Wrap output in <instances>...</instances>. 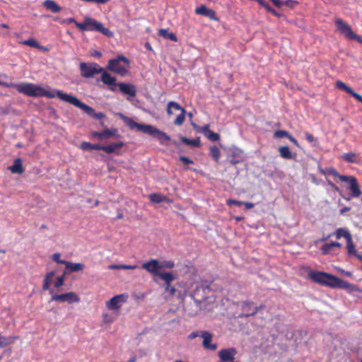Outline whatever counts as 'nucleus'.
<instances>
[{
  "instance_id": "obj_1",
  "label": "nucleus",
  "mask_w": 362,
  "mask_h": 362,
  "mask_svg": "<svg viewBox=\"0 0 362 362\" xmlns=\"http://www.w3.org/2000/svg\"><path fill=\"white\" fill-rule=\"evenodd\" d=\"M0 85L7 88H13L18 93L29 97H46L48 98H54V95L51 94V91L44 88L40 85L33 83H7L0 81Z\"/></svg>"
},
{
  "instance_id": "obj_2",
  "label": "nucleus",
  "mask_w": 362,
  "mask_h": 362,
  "mask_svg": "<svg viewBox=\"0 0 362 362\" xmlns=\"http://www.w3.org/2000/svg\"><path fill=\"white\" fill-rule=\"evenodd\" d=\"M310 279L322 286L332 288H344L353 290L354 286L348 281H344L335 276L326 272L311 271L308 274Z\"/></svg>"
},
{
  "instance_id": "obj_3",
  "label": "nucleus",
  "mask_w": 362,
  "mask_h": 362,
  "mask_svg": "<svg viewBox=\"0 0 362 362\" xmlns=\"http://www.w3.org/2000/svg\"><path fill=\"white\" fill-rule=\"evenodd\" d=\"M51 94L54 95V98L58 97L61 100L70 103L81 110H83L87 115L95 119H102L105 117V115L102 112L96 113L95 110L82 103L76 97L63 93L60 90H53Z\"/></svg>"
},
{
  "instance_id": "obj_4",
  "label": "nucleus",
  "mask_w": 362,
  "mask_h": 362,
  "mask_svg": "<svg viewBox=\"0 0 362 362\" xmlns=\"http://www.w3.org/2000/svg\"><path fill=\"white\" fill-rule=\"evenodd\" d=\"M125 122L126 124L132 129H136L139 132H141L156 137L162 145L165 144V141L170 140V136L153 125L139 124L131 118H126Z\"/></svg>"
},
{
  "instance_id": "obj_5",
  "label": "nucleus",
  "mask_w": 362,
  "mask_h": 362,
  "mask_svg": "<svg viewBox=\"0 0 362 362\" xmlns=\"http://www.w3.org/2000/svg\"><path fill=\"white\" fill-rule=\"evenodd\" d=\"M76 27L81 31H96L107 37H113V33L111 30L105 28L100 22L89 16L85 17L83 23H77Z\"/></svg>"
},
{
  "instance_id": "obj_6",
  "label": "nucleus",
  "mask_w": 362,
  "mask_h": 362,
  "mask_svg": "<svg viewBox=\"0 0 362 362\" xmlns=\"http://www.w3.org/2000/svg\"><path fill=\"white\" fill-rule=\"evenodd\" d=\"M129 65L130 61L127 57L119 55L108 61L107 69L121 76H124L129 74Z\"/></svg>"
},
{
  "instance_id": "obj_7",
  "label": "nucleus",
  "mask_w": 362,
  "mask_h": 362,
  "mask_svg": "<svg viewBox=\"0 0 362 362\" xmlns=\"http://www.w3.org/2000/svg\"><path fill=\"white\" fill-rule=\"evenodd\" d=\"M337 31L349 40H356L362 44V37L356 35L351 26L341 18L335 20Z\"/></svg>"
},
{
  "instance_id": "obj_8",
  "label": "nucleus",
  "mask_w": 362,
  "mask_h": 362,
  "mask_svg": "<svg viewBox=\"0 0 362 362\" xmlns=\"http://www.w3.org/2000/svg\"><path fill=\"white\" fill-rule=\"evenodd\" d=\"M81 76L86 78H93L95 74L103 72V68L95 62H81L79 65Z\"/></svg>"
},
{
  "instance_id": "obj_9",
  "label": "nucleus",
  "mask_w": 362,
  "mask_h": 362,
  "mask_svg": "<svg viewBox=\"0 0 362 362\" xmlns=\"http://www.w3.org/2000/svg\"><path fill=\"white\" fill-rule=\"evenodd\" d=\"M52 295L50 301L67 302L69 303H78L80 298L74 292H69L63 294H54L53 290H49Z\"/></svg>"
},
{
  "instance_id": "obj_10",
  "label": "nucleus",
  "mask_w": 362,
  "mask_h": 362,
  "mask_svg": "<svg viewBox=\"0 0 362 362\" xmlns=\"http://www.w3.org/2000/svg\"><path fill=\"white\" fill-rule=\"evenodd\" d=\"M141 268L146 270L148 273L151 274L154 277H160V274L164 272H160V262L156 259H151V260L142 264Z\"/></svg>"
},
{
  "instance_id": "obj_11",
  "label": "nucleus",
  "mask_w": 362,
  "mask_h": 362,
  "mask_svg": "<svg viewBox=\"0 0 362 362\" xmlns=\"http://www.w3.org/2000/svg\"><path fill=\"white\" fill-rule=\"evenodd\" d=\"M264 307V306L263 305L259 306H255L254 303L252 301H243L241 303V308L243 311V313L240 315V317H248L253 316Z\"/></svg>"
},
{
  "instance_id": "obj_12",
  "label": "nucleus",
  "mask_w": 362,
  "mask_h": 362,
  "mask_svg": "<svg viewBox=\"0 0 362 362\" xmlns=\"http://www.w3.org/2000/svg\"><path fill=\"white\" fill-rule=\"evenodd\" d=\"M160 279L163 281V286L166 292H169L171 296H174L176 292V288L171 286V282L175 280V276L171 272H164L160 274Z\"/></svg>"
},
{
  "instance_id": "obj_13",
  "label": "nucleus",
  "mask_w": 362,
  "mask_h": 362,
  "mask_svg": "<svg viewBox=\"0 0 362 362\" xmlns=\"http://www.w3.org/2000/svg\"><path fill=\"white\" fill-rule=\"evenodd\" d=\"M126 300L127 296L124 294L117 295L106 302V306L109 310H117L120 308Z\"/></svg>"
},
{
  "instance_id": "obj_14",
  "label": "nucleus",
  "mask_w": 362,
  "mask_h": 362,
  "mask_svg": "<svg viewBox=\"0 0 362 362\" xmlns=\"http://www.w3.org/2000/svg\"><path fill=\"white\" fill-rule=\"evenodd\" d=\"M237 350L234 347L223 349L218 351V357L223 362H232L234 361Z\"/></svg>"
},
{
  "instance_id": "obj_15",
  "label": "nucleus",
  "mask_w": 362,
  "mask_h": 362,
  "mask_svg": "<svg viewBox=\"0 0 362 362\" xmlns=\"http://www.w3.org/2000/svg\"><path fill=\"white\" fill-rule=\"evenodd\" d=\"M195 13L208 17L209 19L215 21H219L216 11L213 9L208 8L205 5H201L200 6L197 7L195 9Z\"/></svg>"
},
{
  "instance_id": "obj_16",
  "label": "nucleus",
  "mask_w": 362,
  "mask_h": 362,
  "mask_svg": "<svg viewBox=\"0 0 362 362\" xmlns=\"http://www.w3.org/2000/svg\"><path fill=\"white\" fill-rule=\"evenodd\" d=\"M101 74V81L105 85L110 86L109 87L110 90L112 92L116 91L115 87L117 86L118 83L116 82V78L110 75L109 73L105 71L104 70Z\"/></svg>"
},
{
  "instance_id": "obj_17",
  "label": "nucleus",
  "mask_w": 362,
  "mask_h": 362,
  "mask_svg": "<svg viewBox=\"0 0 362 362\" xmlns=\"http://www.w3.org/2000/svg\"><path fill=\"white\" fill-rule=\"evenodd\" d=\"M93 137L98 138V139H109L112 136L118 138L120 136L117 134V129H106L103 132H92Z\"/></svg>"
},
{
  "instance_id": "obj_18",
  "label": "nucleus",
  "mask_w": 362,
  "mask_h": 362,
  "mask_svg": "<svg viewBox=\"0 0 362 362\" xmlns=\"http://www.w3.org/2000/svg\"><path fill=\"white\" fill-rule=\"evenodd\" d=\"M117 87L123 94L127 95L132 98H134L136 95V88L134 84L129 83H118Z\"/></svg>"
},
{
  "instance_id": "obj_19",
  "label": "nucleus",
  "mask_w": 362,
  "mask_h": 362,
  "mask_svg": "<svg viewBox=\"0 0 362 362\" xmlns=\"http://www.w3.org/2000/svg\"><path fill=\"white\" fill-rule=\"evenodd\" d=\"M333 235H334L336 238L338 240L340 239L341 238H344L346 240H348L349 238H351V235L347 229L344 228H339L334 233L329 234L325 237H323L320 240V241L327 240L328 238H331Z\"/></svg>"
},
{
  "instance_id": "obj_20",
  "label": "nucleus",
  "mask_w": 362,
  "mask_h": 362,
  "mask_svg": "<svg viewBox=\"0 0 362 362\" xmlns=\"http://www.w3.org/2000/svg\"><path fill=\"white\" fill-rule=\"evenodd\" d=\"M200 336L203 338V346L209 350L214 351L217 349L216 344H211L212 334L207 331H202Z\"/></svg>"
},
{
  "instance_id": "obj_21",
  "label": "nucleus",
  "mask_w": 362,
  "mask_h": 362,
  "mask_svg": "<svg viewBox=\"0 0 362 362\" xmlns=\"http://www.w3.org/2000/svg\"><path fill=\"white\" fill-rule=\"evenodd\" d=\"M229 159L232 165L242 163L244 160L243 151L239 148L233 150L229 156Z\"/></svg>"
},
{
  "instance_id": "obj_22",
  "label": "nucleus",
  "mask_w": 362,
  "mask_h": 362,
  "mask_svg": "<svg viewBox=\"0 0 362 362\" xmlns=\"http://www.w3.org/2000/svg\"><path fill=\"white\" fill-rule=\"evenodd\" d=\"M85 266L82 263H74L71 262H66L65 264V270L64 274L71 273V272H77L82 271L84 269Z\"/></svg>"
},
{
  "instance_id": "obj_23",
  "label": "nucleus",
  "mask_w": 362,
  "mask_h": 362,
  "mask_svg": "<svg viewBox=\"0 0 362 362\" xmlns=\"http://www.w3.org/2000/svg\"><path fill=\"white\" fill-rule=\"evenodd\" d=\"M8 168L12 173L22 174L24 172L22 160L19 158L15 159L13 164L9 166Z\"/></svg>"
},
{
  "instance_id": "obj_24",
  "label": "nucleus",
  "mask_w": 362,
  "mask_h": 362,
  "mask_svg": "<svg viewBox=\"0 0 362 362\" xmlns=\"http://www.w3.org/2000/svg\"><path fill=\"white\" fill-rule=\"evenodd\" d=\"M341 247V244L340 243L331 242V243H325V245H323L321 247L320 250H321L322 255H325L329 254L334 248Z\"/></svg>"
},
{
  "instance_id": "obj_25",
  "label": "nucleus",
  "mask_w": 362,
  "mask_h": 362,
  "mask_svg": "<svg viewBox=\"0 0 362 362\" xmlns=\"http://www.w3.org/2000/svg\"><path fill=\"white\" fill-rule=\"evenodd\" d=\"M18 338V336L4 337L0 335V348H4L13 344Z\"/></svg>"
},
{
  "instance_id": "obj_26",
  "label": "nucleus",
  "mask_w": 362,
  "mask_h": 362,
  "mask_svg": "<svg viewBox=\"0 0 362 362\" xmlns=\"http://www.w3.org/2000/svg\"><path fill=\"white\" fill-rule=\"evenodd\" d=\"M124 144L122 141L112 143L109 145L104 146V151L108 154L114 153L116 150L123 147Z\"/></svg>"
},
{
  "instance_id": "obj_27",
  "label": "nucleus",
  "mask_w": 362,
  "mask_h": 362,
  "mask_svg": "<svg viewBox=\"0 0 362 362\" xmlns=\"http://www.w3.org/2000/svg\"><path fill=\"white\" fill-rule=\"evenodd\" d=\"M43 5L47 10H49L53 13H58L62 10V8L52 0L45 1Z\"/></svg>"
},
{
  "instance_id": "obj_28",
  "label": "nucleus",
  "mask_w": 362,
  "mask_h": 362,
  "mask_svg": "<svg viewBox=\"0 0 362 362\" xmlns=\"http://www.w3.org/2000/svg\"><path fill=\"white\" fill-rule=\"evenodd\" d=\"M180 141L183 144H185L187 146H190L192 147H199L201 146L199 137H197L194 139H187V137L182 136L180 138Z\"/></svg>"
},
{
  "instance_id": "obj_29",
  "label": "nucleus",
  "mask_w": 362,
  "mask_h": 362,
  "mask_svg": "<svg viewBox=\"0 0 362 362\" xmlns=\"http://www.w3.org/2000/svg\"><path fill=\"white\" fill-rule=\"evenodd\" d=\"M149 199L151 202L153 203H161L163 202H168V199L160 194L158 193H152L149 195Z\"/></svg>"
},
{
  "instance_id": "obj_30",
  "label": "nucleus",
  "mask_w": 362,
  "mask_h": 362,
  "mask_svg": "<svg viewBox=\"0 0 362 362\" xmlns=\"http://www.w3.org/2000/svg\"><path fill=\"white\" fill-rule=\"evenodd\" d=\"M158 35L165 38L169 39L173 42H175L177 41V37L176 35L173 33H168V30H166V29H163V28L160 29L158 30Z\"/></svg>"
},
{
  "instance_id": "obj_31",
  "label": "nucleus",
  "mask_w": 362,
  "mask_h": 362,
  "mask_svg": "<svg viewBox=\"0 0 362 362\" xmlns=\"http://www.w3.org/2000/svg\"><path fill=\"white\" fill-rule=\"evenodd\" d=\"M209 155L213 160L218 163L221 158V151L216 146H211L209 149Z\"/></svg>"
},
{
  "instance_id": "obj_32",
  "label": "nucleus",
  "mask_w": 362,
  "mask_h": 362,
  "mask_svg": "<svg viewBox=\"0 0 362 362\" xmlns=\"http://www.w3.org/2000/svg\"><path fill=\"white\" fill-rule=\"evenodd\" d=\"M350 190L354 197H359L361 196V192L356 180H353V182L350 184Z\"/></svg>"
},
{
  "instance_id": "obj_33",
  "label": "nucleus",
  "mask_w": 362,
  "mask_h": 362,
  "mask_svg": "<svg viewBox=\"0 0 362 362\" xmlns=\"http://www.w3.org/2000/svg\"><path fill=\"white\" fill-rule=\"evenodd\" d=\"M182 109H184L182 107L177 103L174 101H170L167 105V113L168 115H170L173 114V110H180L182 112Z\"/></svg>"
},
{
  "instance_id": "obj_34",
  "label": "nucleus",
  "mask_w": 362,
  "mask_h": 362,
  "mask_svg": "<svg viewBox=\"0 0 362 362\" xmlns=\"http://www.w3.org/2000/svg\"><path fill=\"white\" fill-rule=\"evenodd\" d=\"M138 267L137 265H127V264H110L108 266L110 269H127L132 270Z\"/></svg>"
},
{
  "instance_id": "obj_35",
  "label": "nucleus",
  "mask_w": 362,
  "mask_h": 362,
  "mask_svg": "<svg viewBox=\"0 0 362 362\" xmlns=\"http://www.w3.org/2000/svg\"><path fill=\"white\" fill-rule=\"evenodd\" d=\"M343 159H344L348 163H357L358 158L357 155L354 153H348L341 155V156Z\"/></svg>"
},
{
  "instance_id": "obj_36",
  "label": "nucleus",
  "mask_w": 362,
  "mask_h": 362,
  "mask_svg": "<svg viewBox=\"0 0 362 362\" xmlns=\"http://www.w3.org/2000/svg\"><path fill=\"white\" fill-rule=\"evenodd\" d=\"M347 243V252L349 256H356V250L355 249V246L354 245L352 237L346 240Z\"/></svg>"
},
{
  "instance_id": "obj_37",
  "label": "nucleus",
  "mask_w": 362,
  "mask_h": 362,
  "mask_svg": "<svg viewBox=\"0 0 362 362\" xmlns=\"http://www.w3.org/2000/svg\"><path fill=\"white\" fill-rule=\"evenodd\" d=\"M280 155L282 158L290 159L292 157L291 152L288 146H281L279 149Z\"/></svg>"
},
{
  "instance_id": "obj_38",
  "label": "nucleus",
  "mask_w": 362,
  "mask_h": 362,
  "mask_svg": "<svg viewBox=\"0 0 362 362\" xmlns=\"http://www.w3.org/2000/svg\"><path fill=\"white\" fill-rule=\"evenodd\" d=\"M185 114H186V110L185 109H182V112L175 119L174 124L177 125V126L182 125L185 120Z\"/></svg>"
},
{
  "instance_id": "obj_39",
  "label": "nucleus",
  "mask_w": 362,
  "mask_h": 362,
  "mask_svg": "<svg viewBox=\"0 0 362 362\" xmlns=\"http://www.w3.org/2000/svg\"><path fill=\"white\" fill-rule=\"evenodd\" d=\"M336 87L337 88H339V89H341V90H344V91H346V93H349L350 95H351V93L353 91V89L351 88H350L349 86H346L341 81H337L336 82Z\"/></svg>"
},
{
  "instance_id": "obj_40",
  "label": "nucleus",
  "mask_w": 362,
  "mask_h": 362,
  "mask_svg": "<svg viewBox=\"0 0 362 362\" xmlns=\"http://www.w3.org/2000/svg\"><path fill=\"white\" fill-rule=\"evenodd\" d=\"M320 171L325 175H332L335 177L339 176V173L333 168H327L325 170L321 169Z\"/></svg>"
},
{
  "instance_id": "obj_41",
  "label": "nucleus",
  "mask_w": 362,
  "mask_h": 362,
  "mask_svg": "<svg viewBox=\"0 0 362 362\" xmlns=\"http://www.w3.org/2000/svg\"><path fill=\"white\" fill-rule=\"evenodd\" d=\"M303 137L306 139V141L312 144L313 146H315L317 144V139L308 132H304L303 134Z\"/></svg>"
},
{
  "instance_id": "obj_42",
  "label": "nucleus",
  "mask_w": 362,
  "mask_h": 362,
  "mask_svg": "<svg viewBox=\"0 0 362 362\" xmlns=\"http://www.w3.org/2000/svg\"><path fill=\"white\" fill-rule=\"evenodd\" d=\"M23 45L30 46L31 47L40 48V46L38 42L34 39H28L21 42Z\"/></svg>"
},
{
  "instance_id": "obj_43",
  "label": "nucleus",
  "mask_w": 362,
  "mask_h": 362,
  "mask_svg": "<svg viewBox=\"0 0 362 362\" xmlns=\"http://www.w3.org/2000/svg\"><path fill=\"white\" fill-rule=\"evenodd\" d=\"M52 259L54 262L57 264H61L65 265L66 262V260L61 259V254L59 252L54 253L52 256Z\"/></svg>"
},
{
  "instance_id": "obj_44",
  "label": "nucleus",
  "mask_w": 362,
  "mask_h": 362,
  "mask_svg": "<svg viewBox=\"0 0 362 362\" xmlns=\"http://www.w3.org/2000/svg\"><path fill=\"white\" fill-rule=\"evenodd\" d=\"M206 138L212 141H217L220 139V136L218 134L211 131L209 134H206Z\"/></svg>"
},
{
  "instance_id": "obj_45",
  "label": "nucleus",
  "mask_w": 362,
  "mask_h": 362,
  "mask_svg": "<svg viewBox=\"0 0 362 362\" xmlns=\"http://www.w3.org/2000/svg\"><path fill=\"white\" fill-rule=\"evenodd\" d=\"M337 177L339 178V180L341 181V182H347L349 183V185L353 182V180H356L354 177L353 176H346V175H339V176H338Z\"/></svg>"
},
{
  "instance_id": "obj_46",
  "label": "nucleus",
  "mask_w": 362,
  "mask_h": 362,
  "mask_svg": "<svg viewBox=\"0 0 362 362\" xmlns=\"http://www.w3.org/2000/svg\"><path fill=\"white\" fill-rule=\"evenodd\" d=\"M80 148L83 151H92V144L88 141H83L80 144Z\"/></svg>"
},
{
  "instance_id": "obj_47",
  "label": "nucleus",
  "mask_w": 362,
  "mask_h": 362,
  "mask_svg": "<svg viewBox=\"0 0 362 362\" xmlns=\"http://www.w3.org/2000/svg\"><path fill=\"white\" fill-rule=\"evenodd\" d=\"M160 269L163 267H166L168 269H172L175 267V264L173 261H163L160 262Z\"/></svg>"
},
{
  "instance_id": "obj_48",
  "label": "nucleus",
  "mask_w": 362,
  "mask_h": 362,
  "mask_svg": "<svg viewBox=\"0 0 362 362\" xmlns=\"http://www.w3.org/2000/svg\"><path fill=\"white\" fill-rule=\"evenodd\" d=\"M226 204L228 206L235 205L238 206H240L243 205V202L230 199L227 200Z\"/></svg>"
},
{
  "instance_id": "obj_49",
  "label": "nucleus",
  "mask_w": 362,
  "mask_h": 362,
  "mask_svg": "<svg viewBox=\"0 0 362 362\" xmlns=\"http://www.w3.org/2000/svg\"><path fill=\"white\" fill-rule=\"evenodd\" d=\"M286 136H288V134L284 130H278L274 132L275 138H284Z\"/></svg>"
},
{
  "instance_id": "obj_50",
  "label": "nucleus",
  "mask_w": 362,
  "mask_h": 362,
  "mask_svg": "<svg viewBox=\"0 0 362 362\" xmlns=\"http://www.w3.org/2000/svg\"><path fill=\"white\" fill-rule=\"evenodd\" d=\"M64 284V278L63 276H58L57 278L56 281L54 283V286L55 288H59L62 286H63Z\"/></svg>"
},
{
  "instance_id": "obj_51",
  "label": "nucleus",
  "mask_w": 362,
  "mask_h": 362,
  "mask_svg": "<svg viewBox=\"0 0 362 362\" xmlns=\"http://www.w3.org/2000/svg\"><path fill=\"white\" fill-rule=\"evenodd\" d=\"M211 132L209 129V124H206L199 129V132L203 134L206 137V134H209Z\"/></svg>"
},
{
  "instance_id": "obj_52",
  "label": "nucleus",
  "mask_w": 362,
  "mask_h": 362,
  "mask_svg": "<svg viewBox=\"0 0 362 362\" xmlns=\"http://www.w3.org/2000/svg\"><path fill=\"white\" fill-rule=\"evenodd\" d=\"M54 272H48L45 278H44V280L43 281L44 282H48L49 284H51V281H52V279L53 278V276H54Z\"/></svg>"
},
{
  "instance_id": "obj_53",
  "label": "nucleus",
  "mask_w": 362,
  "mask_h": 362,
  "mask_svg": "<svg viewBox=\"0 0 362 362\" xmlns=\"http://www.w3.org/2000/svg\"><path fill=\"white\" fill-rule=\"evenodd\" d=\"M180 160L182 161L185 165L192 164L194 163L193 160H192L191 159L185 156H180Z\"/></svg>"
},
{
  "instance_id": "obj_54",
  "label": "nucleus",
  "mask_w": 362,
  "mask_h": 362,
  "mask_svg": "<svg viewBox=\"0 0 362 362\" xmlns=\"http://www.w3.org/2000/svg\"><path fill=\"white\" fill-rule=\"evenodd\" d=\"M351 95L354 98H356L358 101H359L360 103H362V95L356 93L355 91H352V93H351Z\"/></svg>"
},
{
  "instance_id": "obj_55",
  "label": "nucleus",
  "mask_w": 362,
  "mask_h": 362,
  "mask_svg": "<svg viewBox=\"0 0 362 362\" xmlns=\"http://www.w3.org/2000/svg\"><path fill=\"white\" fill-rule=\"evenodd\" d=\"M9 113L8 107H0V115H6Z\"/></svg>"
},
{
  "instance_id": "obj_56",
  "label": "nucleus",
  "mask_w": 362,
  "mask_h": 362,
  "mask_svg": "<svg viewBox=\"0 0 362 362\" xmlns=\"http://www.w3.org/2000/svg\"><path fill=\"white\" fill-rule=\"evenodd\" d=\"M90 56L93 57L100 58L102 53L98 50H93L90 52Z\"/></svg>"
},
{
  "instance_id": "obj_57",
  "label": "nucleus",
  "mask_w": 362,
  "mask_h": 362,
  "mask_svg": "<svg viewBox=\"0 0 362 362\" xmlns=\"http://www.w3.org/2000/svg\"><path fill=\"white\" fill-rule=\"evenodd\" d=\"M93 150H101L104 151V146L100 144H92Z\"/></svg>"
},
{
  "instance_id": "obj_58",
  "label": "nucleus",
  "mask_w": 362,
  "mask_h": 362,
  "mask_svg": "<svg viewBox=\"0 0 362 362\" xmlns=\"http://www.w3.org/2000/svg\"><path fill=\"white\" fill-rule=\"evenodd\" d=\"M243 205H245V206L247 209H252L255 206V204L253 203L247 202H243Z\"/></svg>"
},
{
  "instance_id": "obj_59",
  "label": "nucleus",
  "mask_w": 362,
  "mask_h": 362,
  "mask_svg": "<svg viewBox=\"0 0 362 362\" xmlns=\"http://www.w3.org/2000/svg\"><path fill=\"white\" fill-rule=\"evenodd\" d=\"M200 336L198 332H193L188 336L189 339H193L197 337Z\"/></svg>"
},
{
  "instance_id": "obj_60",
  "label": "nucleus",
  "mask_w": 362,
  "mask_h": 362,
  "mask_svg": "<svg viewBox=\"0 0 362 362\" xmlns=\"http://www.w3.org/2000/svg\"><path fill=\"white\" fill-rule=\"evenodd\" d=\"M49 286H50V284H49L48 282H44V281H43V284H42V289H43L44 291L49 290Z\"/></svg>"
},
{
  "instance_id": "obj_61",
  "label": "nucleus",
  "mask_w": 362,
  "mask_h": 362,
  "mask_svg": "<svg viewBox=\"0 0 362 362\" xmlns=\"http://www.w3.org/2000/svg\"><path fill=\"white\" fill-rule=\"evenodd\" d=\"M270 1H272V3L276 6H281L282 5V2L281 1V0H270Z\"/></svg>"
},
{
  "instance_id": "obj_62",
  "label": "nucleus",
  "mask_w": 362,
  "mask_h": 362,
  "mask_svg": "<svg viewBox=\"0 0 362 362\" xmlns=\"http://www.w3.org/2000/svg\"><path fill=\"white\" fill-rule=\"evenodd\" d=\"M67 21H68V22H69V23H74L76 26V24H77V23H79L78 22H77V21H76L74 18H68V19H67Z\"/></svg>"
},
{
  "instance_id": "obj_63",
  "label": "nucleus",
  "mask_w": 362,
  "mask_h": 362,
  "mask_svg": "<svg viewBox=\"0 0 362 362\" xmlns=\"http://www.w3.org/2000/svg\"><path fill=\"white\" fill-rule=\"evenodd\" d=\"M0 26L1 28H6V29L9 28V25L8 24H6V23H1Z\"/></svg>"
},
{
  "instance_id": "obj_64",
  "label": "nucleus",
  "mask_w": 362,
  "mask_h": 362,
  "mask_svg": "<svg viewBox=\"0 0 362 362\" xmlns=\"http://www.w3.org/2000/svg\"><path fill=\"white\" fill-rule=\"evenodd\" d=\"M136 357L133 356V357L130 358L127 362H136Z\"/></svg>"
}]
</instances>
